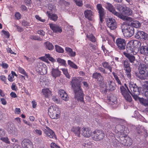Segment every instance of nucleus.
I'll use <instances>...</instances> for the list:
<instances>
[{
  "label": "nucleus",
  "instance_id": "nucleus-1",
  "mask_svg": "<svg viewBox=\"0 0 148 148\" xmlns=\"http://www.w3.org/2000/svg\"><path fill=\"white\" fill-rule=\"evenodd\" d=\"M71 82L72 87L74 92L75 97L78 101L81 102L84 101V94L80 88V82L77 78L73 77Z\"/></svg>",
  "mask_w": 148,
  "mask_h": 148
},
{
  "label": "nucleus",
  "instance_id": "nucleus-2",
  "mask_svg": "<svg viewBox=\"0 0 148 148\" xmlns=\"http://www.w3.org/2000/svg\"><path fill=\"white\" fill-rule=\"evenodd\" d=\"M48 110L49 114L51 119H57L60 117V112L56 105H53L50 106Z\"/></svg>",
  "mask_w": 148,
  "mask_h": 148
},
{
  "label": "nucleus",
  "instance_id": "nucleus-3",
  "mask_svg": "<svg viewBox=\"0 0 148 148\" xmlns=\"http://www.w3.org/2000/svg\"><path fill=\"white\" fill-rule=\"evenodd\" d=\"M121 29L124 36L127 37H131L134 33V29L132 26L126 25L123 23L122 25Z\"/></svg>",
  "mask_w": 148,
  "mask_h": 148
},
{
  "label": "nucleus",
  "instance_id": "nucleus-4",
  "mask_svg": "<svg viewBox=\"0 0 148 148\" xmlns=\"http://www.w3.org/2000/svg\"><path fill=\"white\" fill-rule=\"evenodd\" d=\"M121 19L125 21L123 23L126 25H130L132 26L133 27H135L136 28H138L141 26L140 23L138 21H132V18L130 17L123 16V17Z\"/></svg>",
  "mask_w": 148,
  "mask_h": 148
},
{
  "label": "nucleus",
  "instance_id": "nucleus-5",
  "mask_svg": "<svg viewBox=\"0 0 148 148\" xmlns=\"http://www.w3.org/2000/svg\"><path fill=\"white\" fill-rule=\"evenodd\" d=\"M116 140L123 145L130 146L132 143V140L127 134L124 136H120Z\"/></svg>",
  "mask_w": 148,
  "mask_h": 148
},
{
  "label": "nucleus",
  "instance_id": "nucleus-6",
  "mask_svg": "<svg viewBox=\"0 0 148 148\" xmlns=\"http://www.w3.org/2000/svg\"><path fill=\"white\" fill-rule=\"evenodd\" d=\"M136 76L138 78L143 79L144 77H148V66L141 65L139 68V73L136 74Z\"/></svg>",
  "mask_w": 148,
  "mask_h": 148
},
{
  "label": "nucleus",
  "instance_id": "nucleus-7",
  "mask_svg": "<svg viewBox=\"0 0 148 148\" xmlns=\"http://www.w3.org/2000/svg\"><path fill=\"white\" fill-rule=\"evenodd\" d=\"M132 45L128 44L126 46L127 53H131L134 52V48L135 47L138 48L141 46V43L139 41L134 40L132 42Z\"/></svg>",
  "mask_w": 148,
  "mask_h": 148
},
{
  "label": "nucleus",
  "instance_id": "nucleus-8",
  "mask_svg": "<svg viewBox=\"0 0 148 148\" xmlns=\"http://www.w3.org/2000/svg\"><path fill=\"white\" fill-rule=\"evenodd\" d=\"M92 138L93 140L99 141L102 140L104 137V132L100 130H96L93 132Z\"/></svg>",
  "mask_w": 148,
  "mask_h": 148
},
{
  "label": "nucleus",
  "instance_id": "nucleus-9",
  "mask_svg": "<svg viewBox=\"0 0 148 148\" xmlns=\"http://www.w3.org/2000/svg\"><path fill=\"white\" fill-rule=\"evenodd\" d=\"M105 3L106 4L105 5V8L109 11L121 18L123 17V15L122 14L116 11L114 8L111 4L108 2Z\"/></svg>",
  "mask_w": 148,
  "mask_h": 148
},
{
  "label": "nucleus",
  "instance_id": "nucleus-10",
  "mask_svg": "<svg viewBox=\"0 0 148 148\" xmlns=\"http://www.w3.org/2000/svg\"><path fill=\"white\" fill-rule=\"evenodd\" d=\"M121 92L122 95L126 101L129 102H131L132 101V98L128 92L130 93L131 92L129 90H128L123 86H121L120 87Z\"/></svg>",
  "mask_w": 148,
  "mask_h": 148
},
{
  "label": "nucleus",
  "instance_id": "nucleus-11",
  "mask_svg": "<svg viewBox=\"0 0 148 148\" xmlns=\"http://www.w3.org/2000/svg\"><path fill=\"white\" fill-rule=\"evenodd\" d=\"M97 8L99 13L100 22L102 23L103 21V19L105 18V15L106 14V10L102 7V5L101 4H98L97 5Z\"/></svg>",
  "mask_w": 148,
  "mask_h": 148
},
{
  "label": "nucleus",
  "instance_id": "nucleus-12",
  "mask_svg": "<svg viewBox=\"0 0 148 148\" xmlns=\"http://www.w3.org/2000/svg\"><path fill=\"white\" fill-rule=\"evenodd\" d=\"M116 43L118 48L120 50H124L126 48V41L124 39L118 38L116 40Z\"/></svg>",
  "mask_w": 148,
  "mask_h": 148
},
{
  "label": "nucleus",
  "instance_id": "nucleus-13",
  "mask_svg": "<svg viewBox=\"0 0 148 148\" xmlns=\"http://www.w3.org/2000/svg\"><path fill=\"white\" fill-rule=\"evenodd\" d=\"M122 64L124 69L126 71L127 76L128 78H130L131 77L130 73L131 71V69L130 66L129 61L126 59L123 61L122 62Z\"/></svg>",
  "mask_w": 148,
  "mask_h": 148
},
{
  "label": "nucleus",
  "instance_id": "nucleus-14",
  "mask_svg": "<svg viewBox=\"0 0 148 148\" xmlns=\"http://www.w3.org/2000/svg\"><path fill=\"white\" fill-rule=\"evenodd\" d=\"M129 87L131 92L133 94L137 95L140 94L141 89V87H138L136 84L133 83L129 84Z\"/></svg>",
  "mask_w": 148,
  "mask_h": 148
},
{
  "label": "nucleus",
  "instance_id": "nucleus-15",
  "mask_svg": "<svg viewBox=\"0 0 148 148\" xmlns=\"http://www.w3.org/2000/svg\"><path fill=\"white\" fill-rule=\"evenodd\" d=\"M106 20L107 25L110 29L114 30L116 28L117 23L114 19L110 18H107L106 19Z\"/></svg>",
  "mask_w": 148,
  "mask_h": 148
},
{
  "label": "nucleus",
  "instance_id": "nucleus-16",
  "mask_svg": "<svg viewBox=\"0 0 148 148\" xmlns=\"http://www.w3.org/2000/svg\"><path fill=\"white\" fill-rule=\"evenodd\" d=\"M148 34L143 31H138L135 36L136 38L142 40H146L147 38Z\"/></svg>",
  "mask_w": 148,
  "mask_h": 148
},
{
  "label": "nucleus",
  "instance_id": "nucleus-17",
  "mask_svg": "<svg viewBox=\"0 0 148 148\" xmlns=\"http://www.w3.org/2000/svg\"><path fill=\"white\" fill-rule=\"evenodd\" d=\"M6 127L10 133L14 135L16 133V129L12 123L10 122L8 123L6 125Z\"/></svg>",
  "mask_w": 148,
  "mask_h": 148
},
{
  "label": "nucleus",
  "instance_id": "nucleus-18",
  "mask_svg": "<svg viewBox=\"0 0 148 148\" xmlns=\"http://www.w3.org/2000/svg\"><path fill=\"white\" fill-rule=\"evenodd\" d=\"M21 145L23 148H33L32 142L27 139H24L22 141Z\"/></svg>",
  "mask_w": 148,
  "mask_h": 148
},
{
  "label": "nucleus",
  "instance_id": "nucleus-19",
  "mask_svg": "<svg viewBox=\"0 0 148 148\" xmlns=\"http://www.w3.org/2000/svg\"><path fill=\"white\" fill-rule=\"evenodd\" d=\"M50 28L53 30V32L56 33H61L62 32V29L59 26L55 24H49Z\"/></svg>",
  "mask_w": 148,
  "mask_h": 148
},
{
  "label": "nucleus",
  "instance_id": "nucleus-20",
  "mask_svg": "<svg viewBox=\"0 0 148 148\" xmlns=\"http://www.w3.org/2000/svg\"><path fill=\"white\" fill-rule=\"evenodd\" d=\"M91 130L88 128L83 127L82 129V134L84 137L89 138L91 135Z\"/></svg>",
  "mask_w": 148,
  "mask_h": 148
},
{
  "label": "nucleus",
  "instance_id": "nucleus-21",
  "mask_svg": "<svg viewBox=\"0 0 148 148\" xmlns=\"http://www.w3.org/2000/svg\"><path fill=\"white\" fill-rule=\"evenodd\" d=\"M45 66V65L42 62L38 63L36 66V70H38V71L42 72L43 74H44V72H45V73H46V69Z\"/></svg>",
  "mask_w": 148,
  "mask_h": 148
},
{
  "label": "nucleus",
  "instance_id": "nucleus-22",
  "mask_svg": "<svg viewBox=\"0 0 148 148\" xmlns=\"http://www.w3.org/2000/svg\"><path fill=\"white\" fill-rule=\"evenodd\" d=\"M115 128L118 132L123 133L125 135H126L128 132L127 130V128L124 125H118L116 126Z\"/></svg>",
  "mask_w": 148,
  "mask_h": 148
},
{
  "label": "nucleus",
  "instance_id": "nucleus-23",
  "mask_svg": "<svg viewBox=\"0 0 148 148\" xmlns=\"http://www.w3.org/2000/svg\"><path fill=\"white\" fill-rule=\"evenodd\" d=\"M108 99L112 105L117 104V100L116 97L112 94H110L107 96Z\"/></svg>",
  "mask_w": 148,
  "mask_h": 148
},
{
  "label": "nucleus",
  "instance_id": "nucleus-24",
  "mask_svg": "<svg viewBox=\"0 0 148 148\" xmlns=\"http://www.w3.org/2000/svg\"><path fill=\"white\" fill-rule=\"evenodd\" d=\"M124 55L128 59L130 62L134 64L136 61L135 57L129 53H127L125 51L123 52Z\"/></svg>",
  "mask_w": 148,
  "mask_h": 148
},
{
  "label": "nucleus",
  "instance_id": "nucleus-25",
  "mask_svg": "<svg viewBox=\"0 0 148 148\" xmlns=\"http://www.w3.org/2000/svg\"><path fill=\"white\" fill-rule=\"evenodd\" d=\"M52 76L56 79V77L60 76L61 75V72L58 69L53 68L51 71Z\"/></svg>",
  "mask_w": 148,
  "mask_h": 148
},
{
  "label": "nucleus",
  "instance_id": "nucleus-26",
  "mask_svg": "<svg viewBox=\"0 0 148 148\" xmlns=\"http://www.w3.org/2000/svg\"><path fill=\"white\" fill-rule=\"evenodd\" d=\"M60 97L62 99L65 101L69 99V97L66 93L64 90H60L59 93Z\"/></svg>",
  "mask_w": 148,
  "mask_h": 148
},
{
  "label": "nucleus",
  "instance_id": "nucleus-27",
  "mask_svg": "<svg viewBox=\"0 0 148 148\" xmlns=\"http://www.w3.org/2000/svg\"><path fill=\"white\" fill-rule=\"evenodd\" d=\"M139 51L141 54L148 56V45L141 46Z\"/></svg>",
  "mask_w": 148,
  "mask_h": 148
},
{
  "label": "nucleus",
  "instance_id": "nucleus-28",
  "mask_svg": "<svg viewBox=\"0 0 148 148\" xmlns=\"http://www.w3.org/2000/svg\"><path fill=\"white\" fill-rule=\"evenodd\" d=\"M65 50L66 53L71 57H74L75 56L76 52L73 51L71 48L66 47H65Z\"/></svg>",
  "mask_w": 148,
  "mask_h": 148
},
{
  "label": "nucleus",
  "instance_id": "nucleus-29",
  "mask_svg": "<svg viewBox=\"0 0 148 148\" xmlns=\"http://www.w3.org/2000/svg\"><path fill=\"white\" fill-rule=\"evenodd\" d=\"M71 131L78 137H80V128L79 127H73L71 129Z\"/></svg>",
  "mask_w": 148,
  "mask_h": 148
},
{
  "label": "nucleus",
  "instance_id": "nucleus-30",
  "mask_svg": "<svg viewBox=\"0 0 148 148\" xmlns=\"http://www.w3.org/2000/svg\"><path fill=\"white\" fill-rule=\"evenodd\" d=\"M85 17L89 20H91V16L92 15V12L90 10H86L84 12Z\"/></svg>",
  "mask_w": 148,
  "mask_h": 148
},
{
  "label": "nucleus",
  "instance_id": "nucleus-31",
  "mask_svg": "<svg viewBox=\"0 0 148 148\" xmlns=\"http://www.w3.org/2000/svg\"><path fill=\"white\" fill-rule=\"evenodd\" d=\"M93 78L97 79V80L99 81H101L102 79V76L100 73L97 72L95 73H93L92 75Z\"/></svg>",
  "mask_w": 148,
  "mask_h": 148
},
{
  "label": "nucleus",
  "instance_id": "nucleus-32",
  "mask_svg": "<svg viewBox=\"0 0 148 148\" xmlns=\"http://www.w3.org/2000/svg\"><path fill=\"white\" fill-rule=\"evenodd\" d=\"M49 130V132L46 135V136L50 138H53L54 137L55 138H56L54 132L49 128H47Z\"/></svg>",
  "mask_w": 148,
  "mask_h": 148
},
{
  "label": "nucleus",
  "instance_id": "nucleus-33",
  "mask_svg": "<svg viewBox=\"0 0 148 148\" xmlns=\"http://www.w3.org/2000/svg\"><path fill=\"white\" fill-rule=\"evenodd\" d=\"M123 13L125 15L130 16L132 14V11L130 8L126 6L125 10L123 12Z\"/></svg>",
  "mask_w": 148,
  "mask_h": 148
},
{
  "label": "nucleus",
  "instance_id": "nucleus-34",
  "mask_svg": "<svg viewBox=\"0 0 148 148\" xmlns=\"http://www.w3.org/2000/svg\"><path fill=\"white\" fill-rule=\"evenodd\" d=\"M47 13L48 14V16L51 20L55 21H56L58 18L57 15L55 14L49 13L48 12H47Z\"/></svg>",
  "mask_w": 148,
  "mask_h": 148
},
{
  "label": "nucleus",
  "instance_id": "nucleus-35",
  "mask_svg": "<svg viewBox=\"0 0 148 148\" xmlns=\"http://www.w3.org/2000/svg\"><path fill=\"white\" fill-rule=\"evenodd\" d=\"M109 85L108 90L110 91H113L115 89V83L112 81H110L108 82Z\"/></svg>",
  "mask_w": 148,
  "mask_h": 148
},
{
  "label": "nucleus",
  "instance_id": "nucleus-36",
  "mask_svg": "<svg viewBox=\"0 0 148 148\" xmlns=\"http://www.w3.org/2000/svg\"><path fill=\"white\" fill-rule=\"evenodd\" d=\"M45 47L49 50L51 51L53 50L54 47L51 43L47 41L45 43Z\"/></svg>",
  "mask_w": 148,
  "mask_h": 148
},
{
  "label": "nucleus",
  "instance_id": "nucleus-37",
  "mask_svg": "<svg viewBox=\"0 0 148 148\" xmlns=\"http://www.w3.org/2000/svg\"><path fill=\"white\" fill-rule=\"evenodd\" d=\"M42 92L45 97H49L51 93V92L48 88L43 89L42 90Z\"/></svg>",
  "mask_w": 148,
  "mask_h": 148
},
{
  "label": "nucleus",
  "instance_id": "nucleus-38",
  "mask_svg": "<svg viewBox=\"0 0 148 148\" xmlns=\"http://www.w3.org/2000/svg\"><path fill=\"white\" fill-rule=\"evenodd\" d=\"M102 65L104 68L109 69L110 72H112V67L110 65L108 62H103L102 63Z\"/></svg>",
  "mask_w": 148,
  "mask_h": 148
},
{
  "label": "nucleus",
  "instance_id": "nucleus-39",
  "mask_svg": "<svg viewBox=\"0 0 148 148\" xmlns=\"http://www.w3.org/2000/svg\"><path fill=\"white\" fill-rule=\"evenodd\" d=\"M56 51L58 53H62L64 52V49L60 46L56 45H55Z\"/></svg>",
  "mask_w": 148,
  "mask_h": 148
},
{
  "label": "nucleus",
  "instance_id": "nucleus-40",
  "mask_svg": "<svg viewBox=\"0 0 148 148\" xmlns=\"http://www.w3.org/2000/svg\"><path fill=\"white\" fill-rule=\"evenodd\" d=\"M86 36L88 39L92 42H94L96 41L95 38L92 34L89 35H87Z\"/></svg>",
  "mask_w": 148,
  "mask_h": 148
},
{
  "label": "nucleus",
  "instance_id": "nucleus-41",
  "mask_svg": "<svg viewBox=\"0 0 148 148\" xmlns=\"http://www.w3.org/2000/svg\"><path fill=\"white\" fill-rule=\"evenodd\" d=\"M140 103L145 106H148V101L143 98L140 99Z\"/></svg>",
  "mask_w": 148,
  "mask_h": 148
},
{
  "label": "nucleus",
  "instance_id": "nucleus-42",
  "mask_svg": "<svg viewBox=\"0 0 148 148\" xmlns=\"http://www.w3.org/2000/svg\"><path fill=\"white\" fill-rule=\"evenodd\" d=\"M68 64L70 66L75 69H77V66L73 62L70 60H68Z\"/></svg>",
  "mask_w": 148,
  "mask_h": 148
},
{
  "label": "nucleus",
  "instance_id": "nucleus-43",
  "mask_svg": "<svg viewBox=\"0 0 148 148\" xmlns=\"http://www.w3.org/2000/svg\"><path fill=\"white\" fill-rule=\"evenodd\" d=\"M74 2L79 7H82L83 5V2L81 0H73Z\"/></svg>",
  "mask_w": 148,
  "mask_h": 148
},
{
  "label": "nucleus",
  "instance_id": "nucleus-44",
  "mask_svg": "<svg viewBox=\"0 0 148 148\" xmlns=\"http://www.w3.org/2000/svg\"><path fill=\"white\" fill-rule=\"evenodd\" d=\"M126 6L125 5H122L120 4L118 5L117 6V9L119 11H122L123 12Z\"/></svg>",
  "mask_w": 148,
  "mask_h": 148
},
{
  "label": "nucleus",
  "instance_id": "nucleus-45",
  "mask_svg": "<svg viewBox=\"0 0 148 148\" xmlns=\"http://www.w3.org/2000/svg\"><path fill=\"white\" fill-rule=\"evenodd\" d=\"M60 4L62 6L65 7V6H68L69 5V3L64 0H60L59 2Z\"/></svg>",
  "mask_w": 148,
  "mask_h": 148
},
{
  "label": "nucleus",
  "instance_id": "nucleus-46",
  "mask_svg": "<svg viewBox=\"0 0 148 148\" xmlns=\"http://www.w3.org/2000/svg\"><path fill=\"white\" fill-rule=\"evenodd\" d=\"M132 96L133 98L135 99L136 101H140V99H142L141 98H140L138 96L139 95H135L134 94H133L131 92H130V93Z\"/></svg>",
  "mask_w": 148,
  "mask_h": 148
},
{
  "label": "nucleus",
  "instance_id": "nucleus-47",
  "mask_svg": "<svg viewBox=\"0 0 148 148\" xmlns=\"http://www.w3.org/2000/svg\"><path fill=\"white\" fill-rule=\"evenodd\" d=\"M33 132L38 136H41L42 134V131L40 130L34 129L33 130Z\"/></svg>",
  "mask_w": 148,
  "mask_h": 148
},
{
  "label": "nucleus",
  "instance_id": "nucleus-48",
  "mask_svg": "<svg viewBox=\"0 0 148 148\" xmlns=\"http://www.w3.org/2000/svg\"><path fill=\"white\" fill-rule=\"evenodd\" d=\"M57 62L62 65H64L66 64L65 61L64 60L60 58H58L57 59Z\"/></svg>",
  "mask_w": 148,
  "mask_h": 148
},
{
  "label": "nucleus",
  "instance_id": "nucleus-49",
  "mask_svg": "<svg viewBox=\"0 0 148 148\" xmlns=\"http://www.w3.org/2000/svg\"><path fill=\"white\" fill-rule=\"evenodd\" d=\"M0 140L5 143L10 144V141L8 137H1L0 138Z\"/></svg>",
  "mask_w": 148,
  "mask_h": 148
},
{
  "label": "nucleus",
  "instance_id": "nucleus-50",
  "mask_svg": "<svg viewBox=\"0 0 148 148\" xmlns=\"http://www.w3.org/2000/svg\"><path fill=\"white\" fill-rule=\"evenodd\" d=\"M113 74L114 77L118 84L119 85H121L122 84L121 83V82L119 79L118 76L116 75H115L114 73H113Z\"/></svg>",
  "mask_w": 148,
  "mask_h": 148
},
{
  "label": "nucleus",
  "instance_id": "nucleus-51",
  "mask_svg": "<svg viewBox=\"0 0 148 148\" xmlns=\"http://www.w3.org/2000/svg\"><path fill=\"white\" fill-rule=\"evenodd\" d=\"M31 39H33L35 40H38L39 41H41L42 39L40 37H38L37 36H33L31 37Z\"/></svg>",
  "mask_w": 148,
  "mask_h": 148
},
{
  "label": "nucleus",
  "instance_id": "nucleus-52",
  "mask_svg": "<svg viewBox=\"0 0 148 148\" xmlns=\"http://www.w3.org/2000/svg\"><path fill=\"white\" fill-rule=\"evenodd\" d=\"M18 70L20 73L27 77V73L21 67H19L18 69Z\"/></svg>",
  "mask_w": 148,
  "mask_h": 148
},
{
  "label": "nucleus",
  "instance_id": "nucleus-53",
  "mask_svg": "<svg viewBox=\"0 0 148 148\" xmlns=\"http://www.w3.org/2000/svg\"><path fill=\"white\" fill-rule=\"evenodd\" d=\"M2 32L6 36V38H9L10 34L8 32L3 30L2 31Z\"/></svg>",
  "mask_w": 148,
  "mask_h": 148
},
{
  "label": "nucleus",
  "instance_id": "nucleus-54",
  "mask_svg": "<svg viewBox=\"0 0 148 148\" xmlns=\"http://www.w3.org/2000/svg\"><path fill=\"white\" fill-rule=\"evenodd\" d=\"M51 148H60V147L57 145L55 143H52L50 145Z\"/></svg>",
  "mask_w": 148,
  "mask_h": 148
},
{
  "label": "nucleus",
  "instance_id": "nucleus-55",
  "mask_svg": "<svg viewBox=\"0 0 148 148\" xmlns=\"http://www.w3.org/2000/svg\"><path fill=\"white\" fill-rule=\"evenodd\" d=\"M63 71L64 74L68 78H70V76L67 70L63 69Z\"/></svg>",
  "mask_w": 148,
  "mask_h": 148
},
{
  "label": "nucleus",
  "instance_id": "nucleus-56",
  "mask_svg": "<svg viewBox=\"0 0 148 148\" xmlns=\"http://www.w3.org/2000/svg\"><path fill=\"white\" fill-rule=\"evenodd\" d=\"M14 77L13 76L12 74H10L8 77V80L10 82H12L13 81V78Z\"/></svg>",
  "mask_w": 148,
  "mask_h": 148
},
{
  "label": "nucleus",
  "instance_id": "nucleus-57",
  "mask_svg": "<svg viewBox=\"0 0 148 148\" xmlns=\"http://www.w3.org/2000/svg\"><path fill=\"white\" fill-rule=\"evenodd\" d=\"M37 33L38 34L42 36H44L45 34V32L42 30H38Z\"/></svg>",
  "mask_w": 148,
  "mask_h": 148
},
{
  "label": "nucleus",
  "instance_id": "nucleus-58",
  "mask_svg": "<svg viewBox=\"0 0 148 148\" xmlns=\"http://www.w3.org/2000/svg\"><path fill=\"white\" fill-rule=\"evenodd\" d=\"M98 70L100 72H102L103 74H106L107 72L102 67H99L98 68Z\"/></svg>",
  "mask_w": 148,
  "mask_h": 148
},
{
  "label": "nucleus",
  "instance_id": "nucleus-59",
  "mask_svg": "<svg viewBox=\"0 0 148 148\" xmlns=\"http://www.w3.org/2000/svg\"><path fill=\"white\" fill-rule=\"evenodd\" d=\"M21 14L18 12H16L15 15V17L18 20H19L21 18Z\"/></svg>",
  "mask_w": 148,
  "mask_h": 148
},
{
  "label": "nucleus",
  "instance_id": "nucleus-60",
  "mask_svg": "<svg viewBox=\"0 0 148 148\" xmlns=\"http://www.w3.org/2000/svg\"><path fill=\"white\" fill-rule=\"evenodd\" d=\"M0 79L4 81V82L5 84H7L6 82V78L4 75H1L0 76Z\"/></svg>",
  "mask_w": 148,
  "mask_h": 148
},
{
  "label": "nucleus",
  "instance_id": "nucleus-61",
  "mask_svg": "<svg viewBox=\"0 0 148 148\" xmlns=\"http://www.w3.org/2000/svg\"><path fill=\"white\" fill-rule=\"evenodd\" d=\"M35 18L37 19L38 20L42 22H45V19H42L41 18L39 17L38 15H36L35 16Z\"/></svg>",
  "mask_w": 148,
  "mask_h": 148
},
{
  "label": "nucleus",
  "instance_id": "nucleus-62",
  "mask_svg": "<svg viewBox=\"0 0 148 148\" xmlns=\"http://www.w3.org/2000/svg\"><path fill=\"white\" fill-rule=\"evenodd\" d=\"M0 65L4 69H7L8 67V65L6 63L2 62V64H0Z\"/></svg>",
  "mask_w": 148,
  "mask_h": 148
},
{
  "label": "nucleus",
  "instance_id": "nucleus-63",
  "mask_svg": "<svg viewBox=\"0 0 148 148\" xmlns=\"http://www.w3.org/2000/svg\"><path fill=\"white\" fill-rule=\"evenodd\" d=\"M25 2L26 3V5L27 6L30 5L32 3L31 0H25Z\"/></svg>",
  "mask_w": 148,
  "mask_h": 148
},
{
  "label": "nucleus",
  "instance_id": "nucleus-64",
  "mask_svg": "<svg viewBox=\"0 0 148 148\" xmlns=\"http://www.w3.org/2000/svg\"><path fill=\"white\" fill-rule=\"evenodd\" d=\"M7 50L8 53H10L11 54H16V53H14V52H13L10 48H8L7 49Z\"/></svg>",
  "mask_w": 148,
  "mask_h": 148
}]
</instances>
